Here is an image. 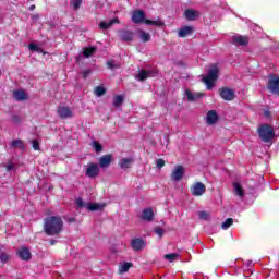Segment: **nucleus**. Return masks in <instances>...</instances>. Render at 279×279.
Returning <instances> with one entry per match:
<instances>
[{
	"label": "nucleus",
	"instance_id": "0eeeda50",
	"mask_svg": "<svg viewBox=\"0 0 279 279\" xmlns=\"http://www.w3.org/2000/svg\"><path fill=\"white\" fill-rule=\"evenodd\" d=\"M194 197H202L206 193V185L202 182L194 183L190 189Z\"/></svg>",
	"mask_w": 279,
	"mask_h": 279
},
{
	"label": "nucleus",
	"instance_id": "c85d7f7f",
	"mask_svg": "<svg viewBox=\"0 0 279 279\" xmlns=\"http://www.w3.org/2000/svg\"><path fill=\"white\" fill-rule=\"evenodd\" d=\"M122 104H123V96H121V95L114 96V98H113L114 108H121Z\"/></svg>",
	"mask_w": 279,
	"mask_h": 279
},
{
	"label": "nucleus",
	"instance_id": "e433bc0d",
	"mask_svg": "<svg viewBox=\"0 0 279 279\" xmlns=\"http://www.w3.org/2000/svg\"><path fill=\"white\" fill-rule=\"evenodd\" d=\"M107 66H108V69H111V71H114V69H119L120 64L118 62L109 60L107 62Z\"/></svg>",
	"mask_w": 279,
	"mask_h": 279
},
{
	"label": "nucleus",
	"instance_id": "f3484780",
	"mask_svg": "<svg viewBox=\"0 0 279 279\" xmlns=\"http://www.w3.org/2000/svg\"><path fill=\"white\" fill-rule=\"evenodd\" d=\"M17 254L22 260H31L32 259V253L29 252V248L27 247H20L17 251Z\"/></svg>",
	"mask_w": 279,
	"mask_h": 279
},
{
	"label": "nucleus",
	"instance_id": "f704fd0d",
	"mask_svg": "<svg viewBox=\"0 0 279 279\" xmlns=\"http://www.w3.org/2000/svg\"><path fill=\"white\" fill-rule=\"evenodd\" d=\"M92 147H94L97 154H99L100 151H104V146H101L99 142H93Z\"/></svg>",
	"mask_w": 279,
	"mask_h": 279
},
{
	"label": "nucleus",
	"instance_id": "49530a36",
	"mask_svg": "<svg viewBox=\"0 0 279 279\" xmlns=\"http://www.w3.org/2000/svg\"><path fill=\"white\" fill-rule=\"evenodd\" d=\"M14 169V163L10 162L7 165V171H12Z\"/></svg>",
	"mask_w": 279,
	"mask_h": 279
},
{
	"label": "nucleus",
	"instance_id": "ea45409f",
	"mask_svg": "<svg viewBox=\"0 0 279 279\" xmlns=\"http://www.w3.org/2000/svg\"><path fill=\"white\" fill-rule=\"evenodd\" d=\"M32 145H33V149H35V151H38L40 149V144L37 142V140H33Z\"/></svg>",
	"mask_w": 279,
	"mask_h": 279
},
{
	"label": "nucleus",
	"instance_id": "6ab92c4d",
	"mask_svg": "<svg viewBox=\"0 0 279 279\" xmlns=\"http://www.w3.org/2000/svg\"><path fill=\"white\" fill-rule=\"evenodd\" d=\"M194 28L193 26H183L179 33L178 36L179 38H186V36H191V34H193Z\"/></svg>",
	"mask_w": 279,
	"mask_h": 279
},
{
	"label": "nucleus",
	"instance_id": "58836bf2",
	"mask_svg": "<svg viewBox=\"0 0 279 279\" xmlns=\"http://www.w3.org/2000/svg\"><path fill=\"white\" fill-rule=\"evenodd\" d=\"M155 233L160 238L165 236V229L160 228L159 226L155 227Z\"/></svg>",
	"mask_w": 279,
	"mask_h": 279
},
{
	"label": "nucleus",
	"instance_id": "09e8293b",
	"mask_svg": "<svg viewBox=\"0 0 279 279\" xmlns=\"http://www.w3.org/2000/svg\"><path fill=\"white\" fill-rule=\"evenodd\" d=\"M29 10L33 12V10H36V5H34V4L31 5V7H29Z\"/></svg>",
	"mask_w": 279,
	"mask_h": 279
},
{
	"label": "nucleus",
	"instance_id": "6e6552de",
	"mask_svg": "<svg viewBox=\"0 0 279 279\" xmlns=\"http://www.w3.org/2000/svg\"><path fill=\"white\" fill-rule=\"evenodd\" d=\"M185 171L186 170L182 166H177L170 174L172 182H180V180L184 178Z\"/></svg>",
	"mask_w": 279,
	"mask_h": 279
},
{
	"label": "nucleus",
	"instance_id": "de8ad7c7",
	"mask_svg": "<svg viewBox=\"0 0 279 279\" xmlns=\"http://www.w3.org/2000/svg\"><path fill=\"white\" fill-rule=\"evenodd\" d=\"M38 19H40V15H38V14L32 15L33 21H38Z\"/></svg>",
	"mask_w": 279,
	"mask_h": 279
},
{
	"label": "nucleus",
	"instance_id": "f257e3e1",
	"mask_svg": "<svg viewBox=\"0 0 279 279\" xmlns=\"http://www.w3.org/2000/svg\"><path fill=\"white\" fill-rule=\"evenodd\" d=\"M64 228V221L60 216H50L44 219V232L48 236H58Z\"/></svg>",
	"mask_w": 279,
	"mask_h": 279
},
{
	"label": "nucleus",
	"instance_id": "9d476101",
	"mask_svg": "<svg viewBox=\"0 0 279 279\" xmlns=\"http://www.w3.org/2000/svg\"><path fill=\"white\" fill-rule=\"evenodd\" d=\"M158 75V71L156 70H142L137 74L136 78L140 80V82H145V80H148V77H156Z\"/></svg>",
	"mask_w": 279,
	"mask_h": 279
},
{
	"label": "nucleus",
	"instance_id": "a211bd4d",
	"mask_svg": "<svg viewBox=\"0 0 279 279\" xmlns=\"http://www.w3.org/2000/svg\"><path fill=\"white\" fill-rule=\"evenodd\" d=\"M119 36L124 43L134 40V33L132 31H121Z\"/></svg>",
	"mask_w": 279,
	"mask_h": 279
},
{
	"label": "nucleus",
	"instance_id": "c03bdc74",
	"mask_svg": "<svg viewBox=\"0 0 279 279\" xmlns=\"http://www.w3.org/2000/svg\"><path fill=\"white\" fill-rule=\"evenodd\" d=\"M162 167H165V161L162 159H158L157 160V168L162 169Z\"/></svg>",
	"mask_w": 279,
	"mask_h": 279
},
{
	"label": "nucleus",
	"instance_id": "f03ea898",
	"mask_svg": "<svg viewBox=\"0 0 279 279\" xmlns=\"http://www.w3.org/2000/svg\"><path fill=\"white\" fill-rule=\"evenodd\" d=\"M131 21H133L135 25H138L141 23H145L146 25H155V27H162L165 25V22H162L160 19L155 21L145 20V13L143 10L133 11Z\"/></svg>",
	"mask_w": 279,
	"mask_h": 279
},
{
	"label": "nucleus",
	"instance_id": "c9c22d12",
	"mask_svg": "<svg viewBox=\"0 0 279 279\" xmlns=\"http://www.w3.org/2000/svg\"><path fill=\"white\" fill-rule=\"evenodd\" d=\"M70 5L73 10H80V5H82V0H71Z\"/></svg>",
	"mask_w": 279,
	"mask_h": 279
},
{
	"label": "nucleus",
	"instance_id": "a19ab883",
	"mask_svg": "<svg viewBox=\"0 0 279 279\" xmlns=\"http://www.w3.org/2000/svg\"><path fill=\"white\" fill-rule=\"evenodd\" d=\"M0 260H1V263H8V260H10V256H8V254H5V253H2L0 255Z\"/></svg>",
	"mask_w": 279,
	"mask_h": 279
},
{
	"label": "nucleus",
	"instance_id": "a878e982",
	"mask_svg": "<svg viewBox=\"0 0 279 279\" xmlns=\"http://www.w3.org/2000/svg\"><path fill=\"white\" fill-rule=\"evenodd\" d=\"M185 96L187 101H196V99H199L202 97V93H192L191 90H185Z\"/></svg>",
	"mask_w": 279,
	"mask_h": 279
},
{
	"label": "nucleus",
	"instance_id": "2f4dec72",
	"mask_svg": "<svg viewBox=\"0 0 279 279\" xmlns=\"http://www.w3.org/2000/svg\"><path fill=\"white\" fill-rule=\"evenodd\" d=\"M12 147H17L19 149H25V145L23 144V141L21 140H14L11 142Z\"/></svg>",
	"mask_w": 279,
	"mask_h": 279
},
{
	"label": "nucleus",
	"instance_id": "dca6fc26",
	"mask_svg": "<svg viewBox=\"0 0 279 279\" xmlns=\"http://www.w3.org/2000/svg\"><path fill=\"white\" fill-rule=\"evenodd\" d=\"M184 16L187 21H195L199 19V11H195L193 9H187L184 11Z\"/></svg>",
	"mask_w": 279,
	"mask_h": 279
},
{
	"label": "nucleus",
	"instance_id": "20e7f679",
	"mask_svg": "<svg viewBox=\"0 0 279 279\" xmlns=\"http://www.w3.org/2000/svg\"><path fill=\"white\" fill-rule=\"evenodd\" d=\"M258 136L263 143H271L274 138L276 137V132L274 131V128L269 124H262L258 130Z\"/></svg>",
	"mask_w": 279,
	"mask_h": 279
},
{
	"label": "nucleus",
	"instance_id": "ddd939ff",
	"mask_svg": "<svg viewBox=\"0 0 279 279\" xmlns=\"http://www.w3.org/2000/svg\"><path fill=\"white\" fill-rule=\"evenodd\" d=\"M131 247L134 250V252H141V250L145 247V241H143L141 238L133 239L131 241Z\"/></svg>",
	"mask_w": 279,
	"mask_h": 279
},
{
	"label": "nucleus",
	"instance_id": "37998d69",
	"mask_svg": "<svg viewBox=\"0 0 279 279\" xmlns=\"http://www.w3.org/2000/svg\"><path fill=\"white\" fill-rule=\"evenodd\" d=\"M82 75H83L84 80H86V77H88V75H90V69L84 70L82 72Z\"/></svg>",
	"mask_w": 279,
	"mask_h": 279
},
{
	"label": "nucleus",
	"instance_id": "5701e85b",
	"mask_svg": "<svg viewBox=\"0 0 279 279\" xmlns=\"http://www.w3.org/2000/svg\"><path fill=\"white\" fill-rule=\"evenodd\" d=\"M233 43L234 45H240L241 47H243L247 45V43H250V39H247L246 36L238 35L233 37Z\"/></svg>",
	"mask_w": 279,
	"mask_h": 279
},
{
	"label": "nucleus",
	"instance_id": "1a4fd4ad",
	"mask_svg": "<svg viewBox=\"0 0 279 279\" xmlns=\"http://www.w3.org/2000/svg\"><path fill=\"white\" fill-rule=\"evenodd\" d=\"M57 112L60 119H73V110H71V107L59 106Z\"/></svg>",
	"mask_w": 279,
	"mask_h": 279
},
{
	"label": "nucleus",
	"instance_id": "423d86ee",
	"mask_svg": "<svg viewBox=\"0 0 279 279\" xmlns=\"http://www.w3.org/2000/svg\"><path fill=\"white\" fill-rule=\"evenodd\" d=\"M267 88L274 95H279V76L270 75L268 78Z\"/></svg>",
	"mask_w": 279,
	"mask_h": 279
},
{
	"label": "nucleus",
	"instance_id": "9b49d317",
	"mask_svg": "<svg viewBox=\"0 0 279 279\" xmlns=\"http://www.w3.org/2000/svg\"><path fill=\"white\" fill-rule=\"evenodd\" d=\"M85 174L87 175V178H97V175H99V165L97 163L87 165Z\"/></svg>",
	"mask_w": 279,
	"mask_h": 279
},
{
	"label": "nucleus",
	"instance_id": "b1692460",
	"mask_svg": "<svg viewBox=\"0 0 279 279\" xmlns=\"http://www.w3.org/2000/svg\"><path fill=\"white\" fill-rule=\"evenodd\" d=\"M13 97L14 99H16V101H25V99H27V94L25 93V90H15L13 92Z\"/></svg>",
	"mask_w": 279,
	"mask_h": 279
},
{
	"label": "nucleus",
	"instance_id": "4468645a",
	"mask_svg": "<svg viewBox=\"0 0 279 279\" xmlns=\"http://www.w3.org/2000/svg\"><path fill=\"white\" fill-rule=\"evenodd\" d=\"M217 121H219V116L217 114V111L211 110L207 112L206 116V122L208 125H215V123H217Z\"/></svg>",
	"mask_w": 279,
	"mask_h": 279
},
{
	"label": "nucleus",
	"instance_id": "7ed1b4c3",
	"mask_svg": "<svg viewBox=\"0 0 279 279\" xmlns=\"http://www.w3.org/2000/svg\"><path fill=\"white\" fill-rule=\"evenodd\" d=\"M219 77V66L211 65L208 70V74L203 77V82L207 87V90H213L215 88V82H217Z\"/></svg>",
	"mask_w": 279,
	"mask_h": 279
},
{
	"label": "nucleus",
	"instance_id": "4be33fe9",
	"mask_svg": "<svg viewBox=\"0 0 279 279\" xmlns=\"http://www.w3.org/2000/svg\"><path fill=\"white\" fill-rule=\"evenodd\" d=\"M142 219L144 221H154V209L151 208L143 209Z\"/></svg>",
	"mask_w": 279,
	"mask_h": 279
},
{
	"label": "nucleus",
	"instance_id": "79ce46f5",
	"mask_svg": "<svg viewBox=\"0 0 279 279\" xmlns=\"http://www.w3.org/2000/svg\"><path fill=\"white\" fill-rule=\"evenodd\" d=\"M28 49L31 51H40V48L36 44H29Z\"/></svg>",
	"mask_w": 279,
	"mask_h": 279
},
{
	"label": "nucleus",
	"instance_id": "393cba45",
	"mask_svg": "<svg viewBox=\"0 0 279 279\" xmlns=\"http://www.w3.org/2000/svg\"><path fill=\"white\" fill-rule=\"evenodd\" d=\"M114 23H119V19L116 17L109 22L102 21L100 22L99 27L100 29H110V27L113 26Z\"/></svg>",
	"mask_w": 279,
	"mask_h": 279
},
{
	"label": "nucleus",
	"instance_id": "39448f33",
	"mask_svg": "<svg viewBox=\"0 0 279 279\" xmlns=\"http://www.w3.org/2000/svg\"><path fill=\"white\" fill-rule=\"evenodd\" d=\"M75 204L78 208H87V210L95 213V210H104V205L97 203H84L82 198H76Z\"/></svg>",
	"mask_w": 279,
	"mask_h": 279
},
{
	"label": "nucleus",
	"instance_id": "412c9836",
	"mask_svg": "<svg viewBox=\"0 0 279 279\" xmlns=\"http://www.w3.org/2000/svg\"><path fill=\"white\" fill-rule=\"evenodd\" d=\"M233 193L238 195V197H245V191L243 190V186L239 182H233Z\"/></svg>",
	"mask_w": 279,
	"mask_h": 279
},
{
	"label": "nucleus",
	"instance_id": "c756f323",
	"mask_svg": "<svg viewBox=\"0 0 279 279\" xmlns=\"http://www.w3.org/2000/svg\"><path fill=\"white\" fill-rule=\"evenodd\" d=\"M95 51H97V48H95V47L85 48L83 51V56H84V58H90V56H93V53H95Z\"/></svg>",
	"mask_w": 279,
	"mask_h": 279
},
{
	"label": "nucleus",
	"instance_id": "a18cd8bd",
	"mask_svg": "<svg viewBox=\"0 0 279 279\" xmlns=\"http://www.w3.org/2000/svg\"><path fill=\"white\" fill-rule=\"evenodd\" d=\"M12 121H13L14 123H21V118H20L19 116H13V117H12Z\"/></svg>",
	"mask_w": 279,
	"mask_h": 279
},
{
	"label": "nucleus",
	"instance_id": "72a5a7b5",
	"mask_svg": "<svg viewBox=\"0 0 279 279\" xmlns=\"http://www.w3.org/2000/svg\"><path fill=\"white\" fill-rule=\"evenodd\" d=\"M95 95L96 97H104V95H106V88H104V86L96 87Z\"/></svg>",
	"mask_w": 279,
	"mask_h": 279
},
{
	"label": "nucleus",
	"instance_id": "bb28decb",
	"mask_svg": "<svg viewBox=\"0 0 279 279\" xmlns=\"http://www.w3.org/2000/svg\"><path fill=\"white\" fill-rule=\"evenodd\" d=\"M138 38L142 40V43H149L151 40V34L141 29L138 31Z\"/></svg>",
	"mask_w": 279,
	"mask_h": 279
},
{
	"label": "nucleus",
	"instance_id": "8fccbe9b",
	"mask_svg": "<svg viewBox=\"0 0 279 279\" xmlns=\"http://www.w3.org/2000/svg\"><path fill=\"white\" fill-rule=\"evenodd\" d=\"M50 244H51V245H56V240H52V241L50 242Z\"/></svg>",
	"mask_w": 279,
	"mask_h": 279
},
{
	"label": "nucleus",
	"instance_id": "4c0bfd02",
	"mask_svg": "<svg viewBox=\"0 0 279 279\" xmlns=\"http://www.w3.org/2000/svg\"><path fill=\"white\" fill-rule=\"evenodd\" d=\"M198 217L203 221H206V220L210 219V215L207 211H199Z\"/></svg>",
	"mask_w": 279,
	"mask_h": 279
},
{
	"label": "nucleus",
	"instance_id": "473e14b6",
	"mask_svg": "<svg viewBox=\"0 0 279 279\" xmlns=\"http://www.w3.org/2000/svg\"><path fill=\"white\" fill-rule=\"evenodd\" d=\"M234 220L232 218H228L222 222L221 228L222 230H228V228H230V226H232Z\"/></svg>",
	"mask_w": 279,
	"mask_h": 279
},
{
	"label": "nucleus",
	"instance_id": "cd10ccee",
	"mask_svg": "<svg viewBox=\"0 0 279 279\" xmlns=\"http://www.w3.org/2000/svg\"><path fill=\"white\" fill-rule=\"evenodd\" d=\"M131 267H134V265L132 263H128V262L121 263L119 265V274H125V272L130 271Z\"/></svg>",
	"mask_w": 279,
	"mask_h": 279
},
{
	"label": "nucleus",
	"instance_id": "7c9ffc66",
	"mask_svg": "<svg viewBox=\"0 0 279 279\" xmlns=\"http://www.w3.org/2000/svg\"><path fill=\"white\" fill-rule=\"evenodd\" d=\"M163 258H166V260H169V263H173V260H177V258H180V254L178 253L166 254Z\"/></svg>",
	"mask_w": 279,
	"mask_h": 279
},
{
	"label": "nucleus",
	"instance_id": "2eb2a0df",
	"mask_svg": "<svg viewBox=\"0 0 279 279\" xmlns=\"http://www.w3.org/2000/svg\"><path fill=\"white\" fill-rule=\"evenodd\" d=\"M111 163H112V155H104L99 159V167L101 169H108V167H110Z\"/></svg>",
	"mask_w": 279,
	"mask_h": 279
},
{
	"label": "nucleus",
	"instance_id": "aec40b11",
	"mask_svg": "<svg viewBox=\"0 0 279 279\" xmlns=\"http://www.w3.org/2000/svg\"><path fill=\"white\" fill-rule=\"evenodd\" d=\"M132 165H134V158H122L119 161V167L120 169H130L132 167Z\"/></svg>",
	"mask_w": 279,
	"mask_h": 279
},
{
	"label": "nucleus",
	"instance_id": "f8f14e48",
	"mask_svg": "<svg viewBox=\"0 0 279 279\" xmlns=\"http://www.w3.org/2000/svg\"><path fill=\"white\" fill-rule=\"evenodd\" d=\"M219 93L225 101H232V99H234V92L230 88H221L219 89Z\"/></svg>",
	"mask_w": 279,
	"mask_h": 279
}]
</instances>
